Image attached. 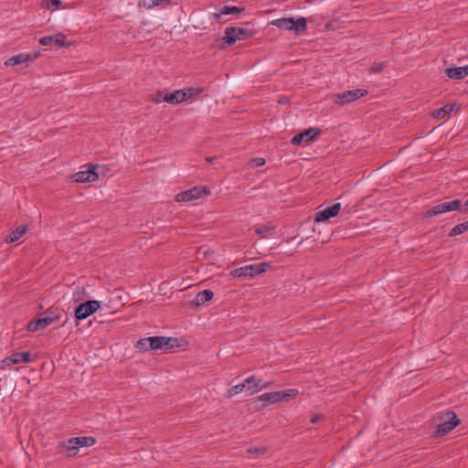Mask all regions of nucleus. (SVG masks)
I'll return each instance as SVG.
<instances>
[{
	"label": "nucleus",
	"instance_id": "obj_1",
	"mask_svg": "<svg viewBox=\"0 0 468 468\" xmlns=\"http://www.w3.org/2000/svg\"><path fill=\"white\" fill-rule=\"evenodd\" d=\"M433 420L436 423L434 431L436 438L445 436L460 424V420L452 410L438 413Z\"/></svg>",
	"mask_w": 468,
	"mask_h": 468
},
{
	"label": "nucleus",
	"instance_id": "obj_2",
	"mask_svg": "<svg viewBox=\"0 0 468 468\" xmlns=\"http://www.w3.org/2000/svg\"><path fill=\"white\" fill-rule=\"evenodd\" d=\"M261 381L262 379L257 380L254 376H250L242 383L231 387L228 391L229 397H234L244 390L249 391L250 395L255 394L258 391L266 388L270 384L269 382L261 384Z\"/></svg>",
	"mask_w": 468,
	"mask_h": 468
},
{
	"label": "nucleus",
	"instance_id": "obj_3",
	"mask_svg": "<svg viewBox=\"0 0 468 468\" xmlns=\"http://www.w3.org/2000/svg\"><path fill=\"white\" fill-rule=\"evenodd\" d=\"M298 393L296 389H289L288 391H275L264 393L255 399L256 404L254 409L260 410L271 404L282 401L288 397L295 396Z\"/></svg>",
	"mask_w": 468,
	"mask_h": 468
},
{
	"label": "nucleus",
	"instance_id": "obj_4",
	"mask_svg": "<svg viewBox=\"0 0 468 468\" xmlns=\"http://www.w3.org/2000/svg\"><path fill=\"white\" fill-rule=\"evenodd\" d=\"M96 443V439L91 436L75 437L66 441L60 442V448L64 449L65 454L69 457H74L78 454L80 447H89Z\"/></svg>",
	"mask_w": 468,
	"mask_h": 468
},
{
	"label": "nucleus",
	"instance_id": "obj_5",
	"mask_svg": "<svg viewBox=\"0 0 468 468\" xmlns=\"http://www.w3.org/2000/svg\"><path fill=\"white\" fill-rule=\"evenodd\" d=\"M271 24L280 29L293 31L297 35L304 33L307 29V20L303 16L296 20L293 17L279 18L271 21Z\"/></svg>",
	"mask_w": 468,
	"mask_h": 468
},
{
	"label": "nucleus",
	"instance_id": "obj_6",
	"mask_svg": "<svg viewBox=\"0 0 468 468\" xmlns=\"http://www.w3.org/2000/svg\"><path fill=\"white\" fill-rule=\"evenodd\" d=\"M271 268L269 262H261L256 264H250L240 268L230 271L229 275L235 278H253L259 274L267 271Z\"/></svg>",
	"mask_w": 468,
	"mask_h": 468
},
{
	"label": "nucleus",
	"instance_id": "obj_7",
	"mask_svg": "<svg viewBox=\"0 0 468 468\" xmlns=\"http://www.w3.org/2000/svg\"><path fill=\"white\" fill-rule=\"evenodd\" d=\"M223 41L228 46H232L237 40H245L252 37L255 31L245 27H229L225 29Z\"/></svg>",
	"mask_w": 468,
	"mask_h": 468
},
{
	"label": "nucleus",
	"instance_id": "obj_8",
	"mask_svg": "<svg viewBox=\"0 0 468 468\" xmlns=\"http://www.w3.org/2000/svg\"><path fill=\"white\" fill-rule=\"evenodd\" d=\"M368 93L367 90L356 89L351 90H346L339 93L331 95V100L336 106H344L349 104L356 100L366 96Z\"/></svg>",
	"mask_w": 468,
	"mask_h": 468
},
{
	"label": "nucleus",
	"instance_id": "obj_9",
	"mask_svg": "<svg viewBox=\"0 0 468 468\" xmlns=\"http://www.w3.org/2000/svg\"><path fill=\"white\" fill-rule=\"evenodd\" d=\"M462 207V201L460 199H454L448 202H443L441 204H438L430 209H428L424 213V218H431L434 216H438L440 214L452 211V210H460Z\"/></svg>",
	"mask_w": 468,
	"mask_h": 468
},
{
	"label": "nucleus",
	"instance_id": "obj_10",
	"mask_svg": "<svg viewBox=\"0 0 468 468\" xmlns=\"http://www.w3.org/2000/svg\"><path fill=\"white\" fill-rule=\"evenodd\" d=\"M101 308V303L97 300H89L80 303L75 309L76 320H84L90 315L93 314Z\"/></svg>",
	"mask_w": 468,
	"mask_h": 468
},
{
	"label": "nucleus",
	"instance_id": "obj_11",
	"mask_svg": "<svg viewBox=\"0 0 468 468\" xmlns=\"http://www.w3.org/2000/svg\"><path fill=\"white\" fill-rule=\"evenodd\" d=\"M209 194L207 186H194L186 191H183L176 196V202H188L201 197L203 195Z\"/></svg>",
	"mask_w": 468,
	"mask_h": 468
},
{
	"label": "nucleus",
	"instance_id": "obj_12",
	"mask_svg": "<svg viewBox=\"0 0 468 468\" xmlns=\"http://www.w3.org/2000/svg\"><path fill=\"white\" fill-rule=\"evenodd\" d=\"M97 165L90 164L85 171H80L72 176V180L76 183H90L95 182L99 178V174L96 172Z\"/></svg>",
	"mask_w": 468,
	"mask_h": 468
},
{
	"label": "nucleus",
	"instance_id": "obj_13",
	"mask_svg": "<svg viewBox=\"0 0 468 468\" xmlns=\"http://www.w3.org/2000/svg\"><path fill=\"white\" fill-rule=\"evenodd\" d=\"M57 319H58V314H55L54 311H50L47 316L30 321L27 324V329L29 332H36L46 328Z\"/></svg>",
	"mask_w": 468,
	"mask_h": 468
},
{
	"label": "nucleus",
	"instance_id": "obj_14",
	"mask_svg": "<svg viewBox=\"0 0 468 468\" xmlns=\"http://www.w3.org/2000/svg\"><path fill=\"white\" fill-rule=\"evenodd\" d=\"M176 338L165 337V336H150L148 337L149 350H167L174 347V344L171 342H176Z\"/></svg>",
	"mask_w": 468,
	"mask_h": 468
},
{
	"label": "nucleus",
	"instance_id": "obj_15",
	"mask_svg": "<svg viewBox=\"0 0 468 468\" xmlns=\"http://www.w3.org/2000/svg\"><path fill=\"white\" fill-rule=\"evenodd\" d=\"M321 130L319 128H309L296 135H294L291 143L293 145H300L302 142L309 143L313 140H314L320 133Z\"/></svg>",
	"mask_w": 468,
	"mask_h": 468
},
{
	"label": "nucleus",
	"instance_id": "obj_16",
	"mask_svg": "<svg viewBox=\"0 0 468 468\" xmlns=\"http://www.w3.org/2000/svg\"><path fill=\"white\" fill-rule=\"evenodd\" d=\"M340 209H341V204L335 203L334 205L316 212V214L314 216V221L315 222L326 221L329 218L335 217L339 213Z\"/></svg>",
	"mask_w": 468,
	"mask_h": 468
},
{
	"label": "nucleus",
	"instance_id": "obj_17",
	"mask_svg": "<svg viewBox=\"0 0 468 468\" xmlns=\"http://www.w3.org/2000/svg\"><path fill=\"white\" fill-rule=\"evenodd\" d=\"M40 55L39 52H36L34 54V56H31L30 54H26V53H19L17 55H15L11 58H9L5 62V66H16V65H20V64H23V63H31L33 62L38 56ZM26 67H27V65H26Z\"/></svg>",
	"mask_w": 468,
	"mask_h": 468
},
{
	"label": "nucleus",
	"instance_id": "obj_18",
	"mask_svg": "<svg viewBox=\"0 0 468 468\" xmlns=\"http://www.w3.org/2000/svg\"><path fill=\"white\" fill-rule=\"evenodd\" d=\"M29 362H31V354L29 352L14 353L2 361L6 366Z\"/></svg>",
	"mask_w": 468,
	"mask_h": 468
},
{
	"label": "nucleus",
	"instance_id": "obj_19",
	"mask_svg": "<svg viewBox=\"0 0 468 468\" xmlns=\"http://www.w3.org/2000/svg\"><path fill=\"white\" fill-rule=\"evenodd\" d=\"M163 99H165V102L169 104L176 105L178 103L189 100V95H186V91H184L183 89L175 90L173 92H170L168 90V95L166 97H164Z\"/></svg>",
	"mask_w": 468,
	"mask_h": 468
},
{
	"label": "nucleus",
	"instance_id": "obj_20",
	"mask_svg": "<svg viewBox=\"0 0 468 468\" xmlns=\"http://www.w3.org/2000/svg\"><path fill=\"white\" fill-rule=\"evenodd\" d=\"M446 76L452 80H463L468 76V65L464 67L448 68L445 69Z\"/></svg>",
	"mask_w": 468,
	"mask_h": 468
},
{
	"label": "nucleus",
	"instance_id": "obj_21",
	"mask_svg": "<svg viewBox=\"0 0 468 468\" xmlns=\"http://www.w3.org/2000/svg\"><path fill=\"white\" fill-rule=\"evenodd\" d=\"M213 296L214 293L209 289H206L202 292H199L197 294L196 298L191 302V306L199 307L212 300Z\"/></svg>",
	"mask_w": 468,
	"mask_h": 468
},
{
	"label": "nucleus",
	"instance_id": "obj_22",
	"mask_svg": "<svg viewBox=\"0 0 468 468\" xmlns=\"http://www.w3.org/2000/svg\"><path fill=\"white\" fill-rule=\"evenodd\" d=\"M456 106H457V103L446 104V105L439 108L438 110L434 111L432 113V116L438 120L443 119L448 114H450L454 110V108Z\"/></svg>",
	"mask_w": 468,
	"mask_h": 468
},
{
	"label": "nucleus",
	"instance_id": "obj_23",
	"mask_svg": "<svg viewBox=\"0 0 468 468\" xmlns=\"http://www.w3.org/2000/svg\"><path fill=\"white\" fill-rule=\"evenodd\" d=\"M27 231V227L21 226L13 230L6 238V243H13L17 241Z\"/></svg>",
	"mask_w": 468,
	"mask_h": 468
},
{
	"label": "nucleus",
	"instance_id": "obj_24",
	"mask_svg": "<svg viewBox=\"0 0 468 468\" xmlns=\"http://www.w3.org/2000/svg\"><path fill=\"white\" fill-rule=\"evenodd\" d=\"M245 12L244 7H239L234 5H224L221 6V14L224 15H239Z\"/></svg>",
	"mask_w": 468,
	"mask_h": 468
},
{
	"label": "nucleus",
	"instance_id": "obj_25",
	"mask_svg": "<svg viewBox=\"0 0 468 468\" xmlns=\"http://www.w3.org/2000/svg\"><path fill=\"white\" fill-rule=\"evenodd\" d=\"M465 231H468V220L453 227L452 229V230L450 231L449 236L455 237L457 235H460V234L465 232Z\"/></svg>",
	"mask_w": 468,
	"mask_h": 468
},
{
	"label": "nucleus",
	"instance_id": "obj_26",
	"mask_svg": "<svg viewBox=\"0 0 468 468\" xmlns=\"http://www.w3.org/2000/svg\"><path fill=\"white\" fill-rule=\"evenodd\" d=\"M168 95V90L163 89L157 90L154 94L151 96V101L156 104H159L161 102H165L164 97H166Z\"/></svg>",
	"mask_w": 468,
	"mask_h": 468
},
{
	"label": "nucleus",
	"instance_id": "obj_27",
	"mask_svg": "<svg viewBox=\"0 0 468 468\" xmlns=\"http://www.w3.org/2000/svg\"><path fill=\"white\" fill-rule=\"evenodd\" d=\"M39 43L42 46L55 45L58 46V34L53 36L43 37L39 39Z\"/></svg>",
	"mask_w": 468,
	"mask_h": 468
},
{
	"label": "nucleus",
	"instance_id": "obj_28",
	"mask_svg": "<svg viewBox=\"0 0 468 468\" xmlns=\"http://www.w3.org/2000/svg\"><path fill=\"white\" fill-rule=\"evenodd\" d=\"M273 229H274V228L272 226H269V225H258V226H255V228H254L255 233L263 238L266 237V234L269 231L273 230Z\"/></svg>",
	"mask_w": 468,
	"mask_h": 468
},
{
	"label": "nucleus",
	"instance_id": "obj_29",
	"mask_svg": "<svg viewBox=\"0 0 468 468\" xmlns=\"http://www.w3.org/2000/svg\"><path fill=\"white\" fill-rule=\"evenodd\" d=\"M147 340H148V337L141 338L140 340H138L134 346L135 348H137L141 352L150 351Z\"/></svg>",
	"mask_w": 468,
	"mask_h": 468
},
{
	"label": "nucleus",
	"instance_id": "obj_30",
	"mask_svg": "<svg viewBox=\"0 0 468 468\" xmlns=\"http://www.w3.org/2000/svg\"><path fill=\"white\" fill-rule=\"evenodd\" d=\"M386 66H387V62H374L371 65L369 71H370V73H373V74L380 73Z\"/></svg>",
	"mask_w": 468,
	"mask_h": 468
},
{
	"label": "nucleus",
	"instance_id": "obj_31",
	"mask_svg": "<svg viewBox=\"0 0 468 468\" xmlns=\"http://www.w3.org/2000/svg\"><path fill=\"white\" fill-rule=\"evenodd\" d=\"M139 7L152 8L159 5L158 0H140L138 4Z\"/></svg>",
	"mask_w": 468,
	"mask_h": 468
},
{
	"label": "nucleus",
	"instance_id": "obj_32",
	"mask_svg": "<svg viewBox=\"0 0 468 468\" xmlns=\"http://www.w3.org/2000/svg\"><path fill=\"white\" fill-rule=\"evenodd\" d=\"M183 90L186 91V95H189V99H191L192 97H196L203 92V89L194 87L183 89Z\"/></svg>",
	"mask_w": 468,
	"mask_h": 468
},
{
	"label": "nucleus",
	"instance_id": "obj_33",
	"mask_svg": "<svg viewBox=\"0 0 468 468\" xmlns=\"http://www.w3.org/2000/svg\"><path fill=\"white\" fill-rule=\"evenodd\" d=\"M266 448L264 447H250L249 449H247V452L249 454H256V455H260V454H264L266 452Z\"/></svg>",
	"mask_w": 468,
	"mask_h": 468
},
{
	"label": "nucleus",
	"instance_id": "obj_34",
	"mask_svg": "<svg viewBox=\"0 0 468 468\" xmlns=\"http://www.w3.org/2000/svg\"><path fill=\"white\" fill-rule=\"evenodd\" d=\"M222 16H225L224 14H221V7L218 9V12L211 14L210 19L212 22H219Z\"/></svg>",
	"mask_w": 468,
	"mask_h": 468
},
{
	"label": "nucleus",
	"instance_id": "obj_35",
	"mask_svg": "<svg viewBox=\"0 0 468 468\" xmlns=\"http://www.w3.org/2000/svg\"><path fill=\"white\" fill-rule=\"evenodd\" d=\"M324 415L322 414V413H318V414H315L314 415L310 421L313 423V424H315L317 422H319L320 420H324Z\"/></svg>",
	"mask_w": 468,
	"mask_h": 468
},
{
	"label": "nucleus",
	"instance_id": "obj_36",
	"mask_svg": "<svg viewBox=\"0 0 468 468\" xmlns=\"http://www.w3.org/2000/svg\"><path fill=\"white\" fill-rule=\"evenodd\" d=\"M60 48H69L71 43L66 41V37L60 33V42H59Z\"/></svg>",
	"mask_w": 468,
	"mask_h": 468
},
{
	"label": "nucleus",
	"instance_id": "obj_37",
	"mask_svg": "<svg viewBox=\"0 0 468 468\" xmlns=\"http://www.w3.org/2000/svg\"><path fill=\"white\" fill-rule=\"evenodd\" d=\"M49 9H58V0H50V4L47 5Z\"/></svg>",
	"mask_w": 468,
	"mask_h": 468
},
{
	"label": "nucleus",
	"instance_id": "obj_38",
	"mask_svg": "<svg viewBox=\"0 0 468 468\" xmlns=\"http://www.w3.org/2000/svg\"><path fill=\"white\" fill-rule=\"evenodd\" d=\"M252 162L255 164V166H262L265 164V159L263 158H254Z\"/></svg>",
	"mask_w": 468,
	"mask_h": 468
},
{
	"label": "nucleus",
	"instance_id": "obj_39",
	"mask_svg": "<svg viewBox=\"0 0 468 468\" xmlns=\"http://www.w3.org/2000/svg\"><path fill=\"white\" fill-rule=\"evenodd\" d=\"M158 2H159V5H169L171 4V0H158Z\"/></svg>",
	"mask_w": 468,
	"mask_h": 468
},
{
	"label": "nucleus",
	"instance_id": "obj_40",
	"mask_svg": "<svg viewBox=\"0 0 468 468\" xmlns=\"http://www.w3.org/2000/svg\"><path fill=\"white\" fill-rule=\"evenodd\" d=\"M59 6H60V9L68 7V5H63V3L61 1H60V4H59ZM69 7H73V5H69Z\"/></svg>",
	"mask_w": 468,
	"mask_h": 468
},
{
	"label": "nucleus",
	"instance_id": "obj_41",
	"mask_svg": "<svg viewBox=\"0 0 468 468\" xmlns=\"http://www.w3.org/2000/svg\"><path fill=\"white\" fill-rule=\"evenodd\" d=\"M212 160H213V158H212V157H207V161L208 163H211V162H212Z\"/></svg>",
	"mask_w": 468,
	"mask_h": 468
},
{
	"label": "nucleus",
	"instance_id": "obj_42",
	"mask_svg": "<svg viewBox=\"0 0 468 468\" xmlns=\"http://www.w3.org/2000/svg\"><path fill=\"white\" fill-rule=\"evenodd\" d=\"M141 25H142V26H146V25H147V21H143V22H141Z\"/></svg>",
	"mask_w": 468,
	"mask_h": 468
},
{
	"label": "nucleus",
	"instance_id": "obj_43",
	"mask_svg": "<svg viewBox=\"0 0 468 468\" xmlns=\"http://www.w3.org/2000/svg\"><path fill=\"white\" fill-rule=\"evenodd\" d=\"M278 102L279 103H284V100H280Z\"/></svg>",
	"mask_w": 468,
	"mask_h": 468
},
{
	"label": "nucleus",
	"instance_id": "obj_44",
	"mask_svg": "<svg viewBox=\"0 0 468 468\" xmlns=\"http://www.w3.org/2000/svg\"><path fill=\"white\" fill-rule=\"evenodd\" d=\"M466 207H468V199L466 200L465 204Z\"/></svg>",
	"mask_w": 468,
	"mask_h": 468
}]
</instances>
